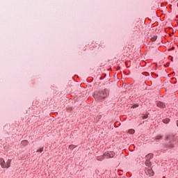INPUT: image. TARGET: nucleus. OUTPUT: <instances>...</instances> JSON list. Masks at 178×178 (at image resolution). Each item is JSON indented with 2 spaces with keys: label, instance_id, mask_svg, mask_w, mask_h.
I'll return each instance as SVG.
<instances>
[{
  "label": "nucleus",
  "instance_id": "nucleus-3",
  "mask_svg": "<svg viewBox=\"0 0 178 178\" xmlns=\"http://www.w3.org/2000/svg\"><path fill=\"white\" fill-rule=\"evenodd\" d=\"M10 163H12V159H8L6 163L3 159H0V165L3 169H9Z\"/></svg>",
  "mask_w": 178,
  "mask_h": 178
},
{
  "label": "nucleus",
  "instance_id": "nucleus-8",
  "mask_svg": "<svg viewBox=\"0 0 178 178\" xmlns=\"http://www.w3.org/2000/svg\"><path fill=\"white\" fill-rule=\"evenodd\" d=\"M115 156V152L109 151V158H113Z\"/></svg>",
  "mask_w": 178,
  "mask_h": 178
},
{
  "label": "nucleus",
  "instance_id": "nucleus-15",
  "mask_svg": "<svg viewBox=\"0 0 178 178\" xmlns=\"http://www.w3.org/2000/svg\"><path fill=\"white\" fill-rule=\"evenodd\" d=\"M104 156H108V158H109V152H104Z\"/></svg>",
  "mask_w": 178,
  "mask_h": 178
},
{
  "label": "nucleus",
  "instance_id": "nucleus-2",
  "mask_svg": "<svg viewBox=\"0 0 178 178\" xmlns=\"http://www.w3.org/2000/svg\"><path fill=\"white\" fill-rule=\"evenodd\" d=\"M108 95H109V90L108 89H104L97 92V98L99 101H101V99H105Z\"/></svg>",
  "mask_w": 178,
  "mask_h": 178
},
{
  "label": "nucleus",
  "instance_id": "nucleus-11",
  "mask_svg": "<svg viewBox=\"0 0 178 178\" xmlns=\"http://www.w3.org/2000/svg\"><path fill=\"white\" fill-rule=\"evenodd\" d=\"M146 156H147V158H149V159H152V158H154V155L152 154H149Z\"/></svg>",
  "mask_w": 178,
  "mask_h": 178
},
{
  "label": "nucleus",
  "instance_id": "nucleus-6",
  "mask_svg": "<svg viewBox=\"0 0 178 178\" xmlns=\"http://www.w3.org/2000/svg\"><path fill=\"white\" fill-rule=\"evenodd\" d=\"M156 40H158V36L157 35H154V36L151 38V41H152V42L156 41Z\"/></svg>",
  "mask_w": 178,
  "mask_h": 178
},
{
  "label": "nucleus",
  "instance_id": "nucleus-14",
  "mask_svg": "<svg viewBox=\"0 0 178 178\" xmlns=\"http://www.w3.org/2000/svg\"><path fill=\"white\" fill-rule=\"evenodd\" d=\"M138 106H139L138 104H136L132 105L131 108H133L134 109L136 108H138Z\"/></svg>",
  "mask_w": 178,
  "mask_h": 178
},
{
  "label": "nucleus",
  "instance_id": "nucleus-4",
  "mask_svg": "<svg viewBox=\"0 0 178 178\" xmlns=\"http://www.w3.org/2000/svg\"><path fill=\"white\" fill-rule=\"evenodd\" d=\"M156 106H158V108H161L162 109H165V108H166V104L159 101L156 103Z\"/></svg>",
  "mask_w": 178,
  "mask_h": 178
},
{
  "label": "nucleus",
  "instance_id": "nucleus-20",
  "mask_svg": "<svg viewBox=\"0 0 178 178\" xmlns=\"http://www.w3.org/2000/svg\"><path fill=\"white\" fill-rule=\"evenodd\" d=\"M99 80H102V78L100 77V78H99Z\"/></svg>",
  "mask_w": 178,
  "mask_h": 178
},
{
  "label": "nucleus",
  "instance_id": "nucleus-16",
  "mask_svg": "<svg viewBox=\"0 0 178 178\" xmlns=\"http://www.w3.org/2000/svg\"><path fill=\"white\" fill-rule=\"evenodd\" d=\"M44 151V147H41L40 149H38L37 152H42Z\"/></svg>",
  "mask_w": 178,
  "mask_h": 178
},
{
  "label": "nucleus",
  "instance_id": "nucleus-5",
  "mask_svg": "<svg viewBox=\"0 0 178 178\" xmlns=\"http://www.w3.org/2000/svg\"><path fill=\"white\" fill-rule=\"evenodd\" d=\"M169 122H170V119L169 118H165L163 120V122L165 123V124H168L169 123Z\"/></svg>",
  "mask_w": 178,
  "mask_h": 178
},
{
  "label": "nucleus",
  "instance_id": "nucleus-18",
  "mask_svg": "<svg viewBox=\"0 0 178 178\" xmlns=\"http://www.w3.org/2000/svg\"><path fill=\"white\" fill-rule=\"evenodd\" d=\"M97 161H102V159H104V157L102 156V157H97Z\"/></svg>",
  "mask_w": 178,
  "mask_h": 178
},
{
  "label": "nucleus",
  "instance_id": "nucleus-13",
  "mask_svg": "<svg viewBox=\"0 0 178 178\" xmlns=\"http://www.w3.org/2000/svg\"><path fill=\"white\" fill-rule=\"evenodd\" d=\"M145 165L146 166H151V162L149 161V160H146Z\"/></svg>",
  "mask_w": 178,
  "mask_h": 178
},
{
  "label": "nucleus",
  "instance_id": "nucleus-17",
  "mask_svg": "<svg viewBox=\"0 0 178 178\" xmlns=\"http://www.w3.org/2000/svg\"><path fill=\"white\" fill-rule=\"evenodd\" d=\"M70 149H74V145H71L69 146Z\"/></svg>",
  "mask_w": 178,
  "mask_h": 178
},
{
  "label": "nucleus",
  "instance_id": "nucleus-12",
  "mask_svg": "<svg viewBox=\"0 0 178 178\" xmlns=\"http://www.w3.org/2000/svg\"><path fill=\"white\" fill-rule=\"evenodd\" d=\"M128 133H129V134H134V133H136V131L131 129L129 130Z\"/></svg>",
  "mask_w": 178,
  "mask_h": 178
},
{
  "label": "nucleus",
  "instance_id": "nucleus-19",
  "mask_svg": "<svg viewBox=\"0 0 178 178\" xmlns=\"http://www.w3.org/2000/svg\"><path fill=\"white\" fill-rule=\"evenodd\" d=\"M173 49H175V47H172L171 48V50H172V51H173Z\"/></svg>",
  "mask_w": 178,
  "mask_h": 178
},
{
  "label": "nucleus",
  "instance_id": "nucleus-10",
  "mask_svg": "<svg viewBox=\"0 0 178 178\" xmlns=\"http://www.w3.org/2000/svg\"><path fill=\"white\" fill-rule=\"evenodd\" d=\"M22 145H24V146L28 145H29V140H22Z\"/></svg>",
  "mask_w": 178,
  "mask_h": 178
},
{
  "label": "nucleus",
  "instance_id": "nucleus-9",
  "mask_svg": "<svg viewBox=\"0 0 178 178\" xmlns=\"http://www.w3.org/2000/svg\"><path fill=\"white\" fill-rule=\"evenodd\" d=\"M163 138V136L158 135L156 136V141H158V140H162Z\"/></svg>",
  "mask_w": 178,
  "mask_h": 178
},
{
  "label": "nucleus",
  "instance_id": "nucleus-7",
  "mask_svg": "<svg viewBox=\"0 0 178 178\" xmlns=\"http://www.w3.org/2000/svg\"><path fill=\"white\" fill-rule=\"evenodd\" d=\"M147 173L150 175V176H154V171L152 170V169L147 170Z\"/></svg>",
  "mask_w": 178,
  "mask_h": 178
},
{
  "label": "nucleus",
  "instance_id": "nucleus-1",
  "mask_svg": "<svg viewBox=\"0 0 178 178\" xmlns=\"http://www.w3.org/2000/svg\"><path fill=\"white\" fill-rule=\"evenodd\" d=\"M166 142L164 145L165 148L166 149L169 148H175V145H176V142L175 141V136L173 135H168L165 137Z\"/></svg>",
  "mask_w": 178,
  "mask_h": 178
}]
</instances>
